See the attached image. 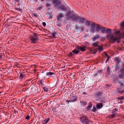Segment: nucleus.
Listing matches in <instances>:
<instances>
[{
  "label": "nucleus",
  "mask_w": 124,
  "mask_h": 124,
  "mask_svg": "<svg viewBox=\"0 0 124 124\" xmlns=\"http://www.w3.org/2000/svg\"><path fill=\"white\" fill-rule=\"evenodd\" d=\"M38 35L35 33H34L33 36L31 37V43H35L38 42L39 40L38 38Z\"/></svg>",
  "instance_id": "20e7f679"
},
{
  "label": "nucleus",
  "mask_w": 124,
  "mask_h": 124,
  "mask_svg": "<svg viewBox=\"0 0 124 124\" xmlns=\"http://www.w3.org/2000/svg\"><path fill=\"white\" fill-rule=\"evenodd\" d=\"M28 81H29L30 82L29 83H28V84H30V83H31V81H30V80H28Z\"/></svg>",
  "instance_id": "69168bd1"
},
{
  "label": "nucleus",
  "mask_w": 124,
  "mask_h": 124,
  "mask_svg": "<svg viewBox=\"0 0 124 124\" xmlns=\"http://www.w3.org/2000/svg\"><path fill=\"white\" fill-rule=\"evenodd\" d=\"M70 102H76L77 99V97L75 95H73L70 96Z\"/></svg>",
  "instance_id": "39448f33"
},
{
  "label": "nucleus",
  "mask_w": 124,
  "mask_h": 124,
  "mask_svg": "<svg viewBox=\"0 0 124 124\" xmlns=\"http://www.w3.org/2000/svg\"><path fill=\"white\" fill-rule=\"evenodd\" d=\"M100 37V36L98 34H96L92 38V40H96L99 39Z\"/></svg>",
  "instance_id": "f3484780"
},
{
  "label": "nucleus",
  "mask_w": 124,
  "mask_h": 124,
  "mask_svg": "<svg viewBox=\"0 0 124 124\" xmlns=\"http://www.w3.org/2000/svg\"><path fill=\"white\" fill-rule=\"evenodd\" d=\"M53 3L55 7H57L61 4V2L58 0H54Z\"/></svg>",
  "instance_id": "9b49d317"
},
{
  "label": "nucleus",
  "mask_w": 124,
  "mask_h": 124,
  "mask_svg": "<svg viewBox=\"0 0 124 124\" xmlns=\"http://www.w3.org/2000/svg\"><path fill=\"white\" fill-rule=\"evenodd\" d=\"M57 25L58 26H61V24L60 23H57Z\"/></svg>",
  "instance_id": "052dcab7"
},
{
  "label": "nucleus",
  "mask_w": 124,
  "mask_h": 124,
  "mask_svg": "<svg viewBox=\"0 0 124 124\" xmlns=\"http://www.w3.org/2000/svg\"><path fill=\"white\" fill-rule=\"evenodd\" d=\"M92 46L94 47H98V46H99L98 45V43L97 42H96L93 43L92 44Z\"/></svg>",
  "instance_id": "7c9ffc66"
},
{
  "label": "nucleus",
  "mask_w": 124,
  "mask_h": 124,
  "mask_svg": "<svg viewBox=\"0 0 124 124\" xmlns=\"http://www.w3.org/2000/svg\"><path fill=\"white\" fill-rule=\"evenodd\" d=\"M124 100V96H120V100Z\"/></svg>",
  "instance_id": "3c124183"
},
{
  "label": "nucleus",
  "mask_w": 124,
  "mask_h": 124,
  "mask_svg": "<svg viewBox=\"0 0 124 124\" xmlns=\"http://www.w3.org/2000/svg\"><path fill=\"white\" fill-rule=\"evenodd\" d=\"M117 83L120 84V87H122L124 86V82L123 81L120 82V81H118Z\"/></svg>",
  "instance_id": "393cba45"
},
{
  "label": "nucleus",
  "mask_w": 124,
  "mask_h": 124,
  "mask_svg": "<svg viewBox=\"0 0 124 124\" xmlns=\"http://www.w3.org/2000/svg\"><path fill=\"white\" fill-rule=\"evenodd\" d=\"M54 73L51 72H47L46 73V76H51L53 75H54Z\"/></svg>",
  "instance_id": "c85d7f7f"
},
{
  "label": "nucleus",
  "mask_w": 124,
  "mask_h": 124,
  "mask_svg": "<svg viewBox=\"0 0 124 124\" xmlns=\"http://www.w3.org/2000/svg\"><path fill=\"white\" fill-rule=\"evenodd\" d=\"M79 16H76L74 15H73L71 16L70 18L74 21L76 23L78 22V20Z\"/></svg>",
  "instance_id": "0eeeda50"
},
{
  "label": "nucleus",
  "mask_w": 124,
  "mask_h": 124,
  "mask_svg": "<svg viewBox=\"0 0 124 124\" xmlns=\"http://www.w3.org/2000/svg\"><path fill=\"white\" fill-rule=\"evenodd\" d=\"M123 103V102H122V101H121L120 102H118V103Z\"/></svg>",
  "instance_id": "0e129e2a"
},
{
  "label": "nucleus",
  "mask_w": 124,
  "mask_h": 124,
  "mask_svg": "<svg viewBox=\"0 0 124 124\" xmlns=\"http://www.w3.org/2000/svg\"><path fill=\"white\" fill-rule=\"evenodd\" d=\"M73 56V54L71 52H70L68 55V56L69 57H72Z\"/></svg>",
  "instance_id": "e433bc0d"
},
{
  "label": "nucleus",
  "mask_w": 124,
  "mask_h": 124,
  "mask_svg": "<svg viewBox=\"0 0 124 124\" xmlns=\"http://www.w3.org/2000/svg\"><path fill=\"white\" fill-rule=\"evenodd\" d=\"M120 33L119 31H117L116 29H114V33H111L107 34V38L111 40L113 43L115 42L119 43L120 42L119 40L120 37L118 34H119Z\"/></svg>",
  "instance_id": "f257e3e1"
},
{
  "label": "nucleus",
  "mask_w": 124,
  "mask_h": 124,
  "mask_svg": "<svg viewBox=\"0 0 124 124\" xmlns=\"http://www.w3.org/2000/svg\"><path fill=\"white\" fill-rule=\"evenodd\" d=\"M86 47V46H84L83 47L81 46L80 50L82 51H84L86 50V49L85 48Z\"/></svg>",
  "instance_id": "a878e982"
},
{
  "label": "nucleus",
  "mask_w": 124,
  "mask_h": 124,
  "mask_svg": "<svg viewBox=\"0 0 124 124\" xmlns=\"http://www.w3.org/2000/svg\"><path fill=\"white\" fill-rule=\"evenodd\" d=\"M44 72L42 71L39 72L37 73L38 77L39 79V82L42 85L43 80H45L46 79L45 75L43 74Z\"/></svg>",
  "instance_id": "7ed1b4c3"
},
{
  "label": "nucleus",
  "mask_w": 124,
  "mask_h": 124,
  "mask_svg": "<svg viewBox=\"0 0 124 124\" xmlns=\"http://www.w3.org/2000/svg\"><path fill=\"white\" fill-rule=\"evenodd\" d=\"M50 118L49 117H47L44 120L43 122V124H47L49 121Z\"/></svg>",
  "instance_id": "b1692460"
},
{
  "label": "nucleus",
  "mask_w": 124,
  "mask_h": 124,
  "mask_svg": "<svg viewBox=\"0 0 124 124\" xmlns=\"http://www.w3.org/2000/svg\"><path fill=\"white\" fill-rule=\"evenodd\" d=\"M120 97H117L116 98V99H119V100H120Z\"/></svg>",
  "instance_id": "e2e57ef3"
},
{
  "label": "nucleus",
  "mask_w": 124,
  "mask_h": 124,
  "mask_svg": "<svg viewBox=\"0 0 124 124\" xmlns=\"http://www.w3.org/2000/svg\"><path fill=\"white\" fill-rule=\"evenodd\" d=\"M81 102L82 103L83 105H85L87 103L85 101H83L82 102L81 101Z\"/></svg>",
  "instance_id": "a19ab883"
},
{
  "label": "nucleus",
  "mask_w": 124,
  "mask_h": 124,
  "mask_svg": "<svg viewBox=\"0 0 124 124\" xmlns=\"http://www.w3.org/2000/svg\"><path fill=\"white\" fill-rule=\"evenodd\" d=\"M42 25L44 26H45L46 25V23L43 22L42 23Z\"/></svg>",
  "instance_id": "603ef678"
},
{
  "label": "nucleus",
  "mask_w": 124,
  "mask_h": 124,
  "mask_svg": "<svg viewBox=\"0 0 124 124\" xmlns=\"http://www.w3.org/2000/svg\"><path fill=\"white\" fill-rule=\"evenodd\" d=\"M83 94L84 95H85L86 94V93L85 92H84L83 93Z\"/></svg>",
  "instance_id": "338daca9"
},
{
  "label": "nucleus",
  "mask_w": 124,
  "mask_h": 124,
  "mask_svg": "<svg viewBox=\"0 0 124 124\" xmlns=\"http://www.w3.org/2000/svg\"><path fill=\"white\" fill-rule=\"evenodd\" d=\"M92 105L91 102H90L89 103L88 105L86 107V109L88 110L90 109L92 107Z\"/></svg>",
  "instance_id": "5701e85b"
},
{
  "label": "nucleus",
  "mask_w": 124,
  "mask_h": 124,
  "mask_svg": "<svg viewBox=\"0 0 124 124\" xmlns=\"http://www.w3.org/2000/svg\"><path fill=\"white\" fill-rule=\"evenodd\" d=\"M85 20L86 19L84 18L79 16L78 20V22L79 23H83L85 22Z\"/></svg>",
  "instance_id": "4468645a"
},
{
  "label": "nucleus",
  "mask_w": 124,
  "mask_h": 124,
  "mask_svg": "<svg viewBox=\"0 0 124 124\" xmlns=\"http://www.w3.org/2000/svg\"><path fill=\"white\" fill-rule=\"evenodd\" d=\"M43 89L45 91H46V92L48 90V89L46 87H43Z\"/></svg>",
  "instance_id": "a18cd8bd"
},
{
  "label": "nucleus",
  "mask_w": 124,
  "mask_h": 124,
  "mask_svg": "<svg viewBox=\"0 0 124 124\" xmlns=\"http://www.w3.org/2000/svg\"><path fill=\"white\" fill-rule=\"evenodd\" d=\"M25 77V75L23 73H21L19 77L21 79Z\"/></svg>",
  "instance_id": "cd10ccee"
},
{
  "label": "nucleus",
  "mask_w": 124,
  "mask_h": 124,
  "mask_svg": "<svg viewBox=\"0 0 124 124\" xmlns=\"http://www.w3.org/2000/svg\"><path fill=\"white\" fill-rule=\"evenodd\" d=\"M43 7L40 6L39 7H38L37 8V9H39V10H40L41 9L43 8Z\"/></svg>",
  "instance_id": "09e8293b"
},
{
  "label": "nucleus",
  "mask_w": 124,
  "mask_h": 124,
  "mask_svg": "<svg viewBox=\"0 0 124 124\" xmlns=\"http://www.w3.org/2000/svg\"><path fill=\"white\" fill-rule=\"evenodd\" d=\"M85 22V24L87 26H89L91 25L92 23H93L91 21H89L86 19Z\"/></svg>",
  "instance_id": "dca6fc26"
},
{
  "label": "nucleus",
  "mask_w": 124,
  "mask_h": 124,
  "mask_svg": "<svg viewBox=\"0 0 124 124\" xmlns=\"http://www.w3.org/2000/svg\"><path fill=\"white\" fill-rule=\"evenodd\" d=\"M110 57H107V59L106 62V63H107V62L109 60V59H110Z\"/></svg>",
  "instance_id": "8fccbe9b"
},
{
  "label": "nucleus",
  "mask_w": 124,
  "mask_h": 124,
  "mask_svg": "<svg viewBox=\"0 0 124 124\" xmlns=\"http://www.w3.org/2000/svg\"><path fill=\"white\" fill-rule=\"evenodd\" d=\"M106 33H108L110 34V33L111 32V30L109 28H107L106 29Z\"/></svg>",
  "instance_id": "bb28decb"
},
{
  "label": "nucleus",
  "mask_w": 124,
  "mask_h": 124,
  "mask_svg": "<svg viewBox=\"0 0 124 124\" xmlns=\"http://www.w3.org/2000/svg\"><path fill=\"white\" fill-rule=\"evenodd\" d=\"M97 24L94 23L93 22L91 25V31L93 32H94L95 31V28Z\"/></svg>",
  "instance_id": "1a4fd4ad"
},
{
  "label": "nucleus",
  "mask_w": 124,
  "mask_h": 124,
  "mask_svg": "<svg viewBox=\"0 0 124 124\" xmlns=\"http://www.w3.org/2000/svg\"><path fill=\"white\" fill-rule=\"evenodd\" d=\"M71 14V12L70 11L68 12L66 14V16L68 18H70L71 16L70 15Z\"/></svg>",
  "instance_id": "c756f323"
},
{
  "label": "nucleus",
  "mask_w": 124,
  "mask_h": 124,
  "mask_svg": "<svg viewBox=\"0 0 124 124\" xmlns=\"http://www.w3.org/2000/svg\"><path fill=\"white\" fill-rule=\"evenodd\" d=\"M102 26L99 24H97L96 26V31L97 32H99L101 30Z\"/></svg>",
  "instance_id": "6ab92c4d"
},
{
  "label": "nucleus",
  "mask_w": 124,
  "mask_h": 124,
  "mask_svg": "<svg viewBox=\"0 0 124 124\" xmlns=\"http://www.w3.org/2000/svg\"><path fill=\"white\" fill-rule=\"evenodd\" d=\"M98 48H96L97 51L98 50L99 51V53H100L103 51L104 49L103 48L102 46L99 45V46H98Z\"/></svg>",
  "instance_id": "2eb2a0df"
},
{
  "label": "nucleus",
  "mask_w": 124,
  "mask_h": 124,
  "mask_svg": "<svg viewBox=\"0 0 124 124\" xmlns=\"http://www.w3.org/2000/svg\"><path fill=\"white\" fill-rule=\"evenodd\" d=\"M80 121L83 124H91V122L86 116L83 115L80 117Z\"/></svg>",
  "instance_id": "f03ea898"
},
{
  "label": "nucleus",
  "mask_w": 124,
  "mask_h": 124,
  "mask_svg": "<svg viewBox=\"0 0 124 124\" xmlns=\"http://www.w3.org/2000/svg\"><path fill=\"white\" fill-rule=\"evenodd\" d=\"M101 41H104V37H102L101 38Z\"/></svg>",
  "instance_id": "4d7b16f0"
},
{
  "label": "nucleus",
  "mask_w": 124,
  "mask_h": 124,
  "mask_svg": "<svg viewBox=\"0 0 124 124\" xmlns=\"http://www.w3.org/2000/svg\"><path fill=\"white\" fill-rule=\"evenodd\" d=\"M64 16V14L62 13H60V14L57 16V21H62L61 19Z\"/></svg>",
  "instance_id": "9d476101"
},
{
  "label": "nucleus",
  "mask_w": 124,
  "mask_h": 124,
  "mask_svg": "<svg viewBox=\"0 0 124 124\" xmlns=\"http://www.w3.org/2000/svg\"><path fill=\"white\" fill-rule=\"evenodd\" d=\"M30 118V116H26V119L27 120H28Z\"/></svg>",
  "instance_id": "5fc2aeb1"
},
{
  "label": "nucleus",
  "mask_w": 124,
  "mask_h": 124,
  "mask_svg": "<svg viewBox=\"0 0 124 124\" xmlns=\"http://www.w3.org/2000/svg\"><path fill=\"white\" fill-rule=\"evenodd\" d=\"M120 25L122 27H124V22H123L120 24Z\"/></svg>",
  "instance_id": "37998d69"
},
{
  "label": "nucleus",
  "mask_w": 124,
  "mask_h": 124,
  "mask_svg": "<svg viewBox=\"0 0 124 124\" xmlns=\"http://www.w3.org/2000/svg\"><path fill=\"white\" fill-rule=\"evenodd\" d=\"M118 110V109L116 108H115L114 109H113V113H116L115 112L117 111Z\"/></svg>",
  "instance_id": "49530a36"
},
{
  "label": "nucleus",
  "mask_w": 124,
  "mask_h": 124,
  "mask_svg": "<svg viewBox=\"0 0 124 124\" xmlns=\"http://www.w3.org/2000/svg\"><path fill=\"white\" fill-rule=\"evenodd\" d=\"M50 5L48 3H47L46 4V6L48 7L50 6Z\"/></svg>",
  "instance_id": "6e6d98bb"
},
{
  "label": "nucleus",
  "mask_w": 124,
  "mask_h": 124,
  "mask_svg": "<svg viewBox=\"0 0 124 124\" xmlns=\"http://www.w3.org/2000/svg\"><path fill=\"white\" fill-rule=\"evenodd\" d=\"M97 50L96 48L92 50V53L93 54H95L97 53Z\"/></svg>",
  "instance_id": "473e14b6"
},
{
  "label": "nucleus",
  "mask_w": 124,
  "mask_h": 124,
  "mask_svg": "<svg viewBox=\"0 0 124 124\" xmlns=\"http://www.w3.org/2000/svg\"><path fill=\"white\" fill-rule=\"evenodd\" d=\"M59 8L62 10V11H64L66 10L65 7L63 5H61L59 6Z\"/></svg>",
  "instance_id": "a211bd4d"
},
{
  "label": "nucleus",
  "mask_w": 124,
  "mask_h": 124,
  "mask_svg": "<svg viewBox=\"0 0 124 124\" xmlns=\"http://www.w3.org/2000/svg\"><path fill=\"white\" fill-rule=\"evenodd\" d=\"M62 101V103H64L65 104L67 102H68L67 103H69V102H70L69 100H64Z\"/></svg>",
  "instance_id": "f704fd0d"
},
{
  "label": "nucleus",
  "mask_w": 124,
  "mask_h": 124,
  "mask_svg": "<svg viewBox=\"0 0 124 124\" xmlns=\"http://www.w3.org/2000/svg\"><path fill=\"white\" fill-rule=\"evenodd\" d=\"M102 71L101 70H99V71H97L96 73H95V75H97L99 74H101L102 73Z\"/></svg>",
  "instance_id": "72a5a7b5"
},
{
  "label": "nucleus",
  "mask_w": 124,
  "mask_h": 124,
  "mask_svg": "<svg viewBox=\"0 0 124 124\" xmlns=\"http://www.w3.org/2000/svg\"><path fill=\"white\" fill-rule=\"evenodd\" d=\"M115 113H113L111 115V117H114L115 116Z\"/></svg>",
  "instance_id": "c03bdc74"
},
{
  "label": "nucleus",
  "mask_w": 124,
  "mask_h": 124,
  "mask_svg": "<svg viewBox=\"0 0 124 124\" xmlns=\"http://www.w3.org/2000/svg\"><path fill=\"white\" fill-rule=\"evenodd\" d=\"M102 92H98L95 94L96 97H98L101 96L102 94Z\"/></svg>",
  "instance_id": "412c9836"
},
{
  "label": "nucleus",
  "mask_w": 124,
  "mask_h": 124,
  "mask_svg": "<svg viewBox=\"0 0 124 124\" xmlns=\"http://www.w3.org/2000/svg\"><path fill=\"white\" fill-rule=\"evenodd\" d=\"M81 46H76V48L78 50H80Z\"/></svg>",
  "instance_id": "864d4df0"
},
{
  "label": "nucleus",
  "mask_w": 124,
  "mask_h": 124,
  "mask_svg": "<svg viewBox=\"0 0 124 124\" xmlns=\"http://www.w3.org/2000/svg\"><path fill=\"white\" fill-rule=\"evenodd\" d=\"M36 71L35 70H33V71H32V72H31V74H32V73H35V71Z\"/></svg>",
  "instance_id": "680f3d73"
},
{
  "label": "nucleus",
  "mask_w": 124,
  "mask_h": 124,
  "mask_svg": "<svg viewBox=\"0 0 124 124\" xmlns=\"http://www.w3.org/2000/svg\"><path fill=\"white\" fill-rule=\"evenodd\" d=\"M56 33L55 32H52L51 33L52 35L54 37H55Z\"/></svg>",
  "instance_id": "58836bf2"
},
{
  "label": "nucleus",
  "mask_w": 124,
  "mask_h": 124,
  "mask_svg": "<svg viewBox=\"0 0 124 124\" xmlns=\"http://www.w3.org/2000/svg\"><path fill=\"white\" fill-rule=\"evenodd\" d=\"M120 74L118 75V77L120 78H124V70L122 69L120 71Z\"/></svg>",
  "instance_id": "f8f14e48"
},
{
  "label": "nucleus",
  "mask_w": 124,
  "mask_h": 124,
  "mask_svg": "<svg viewBox=\"0 0 124 124\" xmlns=\"http://www.w3.org/2000/svg\"><path fill=\"white\" fill-rule=\"evenodd\" d=\"M32 15L33 16H34L36 17H37L38 16V15L36 13H33L32 14Z\"/></svg>",
  "instance_id": "79ce46f5"
},
{
  "label": "nucleus",
  "mask_w": 124,
  "mask_h": 124,
  "mask_svg": "<svg viewBox=\"0 0 124 124\" xmlns=\"http://www.w3.org/2000/svg\"><path fill=\"white\" fill-rule=\"evenodd\" d=\"M106 27H103L102 26L101 30V32L103 34L105 33L106 32Z\"/></svg>",
  "instance_id": "aec40b11"
},
{
  "label": "nucleus",
  "mask_w": 124,
  "mask_h": 124,
  "mask_svg": "<svg viewBox=\"0 0 124 124\" xmlns=\"http://www.w3.org/2000/svg\"><path fill=\"white\" fill-rule=\"evenodd\" d=\"M118 93H119L122 94V93H124V90H119L118 91Z\"/></svg>",
  "instance_id": "c9c22d12"
},
{
  "label": "nucleus",
  "mask_w": 124,
  "mask_h": 124,
  "mask_svg": "<svg viewBox=\"0 0 124 124\" xmlns=\"http://www.w3.org/2000/svg\"><path fill=\"white\" fill-rule=\"evenodd\" d=\"M103 104L102 103H99L96 105V108H97L100 109L102 107Z\"/></svg>",
  "instance_id": "4be33fe9"
},
{
  "label": "nucleus",
  "mask_w": 124,
  "mask_h": 124,
  "mask_svg": "<svg viewBox=\"0 0 124 124\" xmlns=\"http://www.w3.org/2000/svg\"><path fill=\"white\" fill-rule=\"evenodd\" d=\"M61 104L62 105H65V104L64 103H62V101L61 102Z\"/></svg>",
  "instance_id": "bf43d9fd"
},
{
  "label": "nucleus",
  "mask_w": 124,
  "mask_h": 124,
  "mask_svg": "<svg viewBox=\"0 0 124 124\" xmlns=\"http://www.w3.org/2000/svg\"><path fill=\"white\" fill-rule=\"evenodd\" d=\"M79 51L76 50V49H74L72 51V52L74 54H77L79 52Z\"/></svg>",
  "instance_id": "2f4dec72"
},
{
  "label": "nucleus",
  "mask_w": 124,
  "mask_h": 124,
  "mask_svg": "<svg viewBox=\"0 0 124 124\" xmlns=\"http://www.w3.org/2000/svg\"><path fill=\"white\" fill-rule=\"evenodd\" d=\"M75 29L76 32H80L83 30L84 28L83 26L80 28L78 24H76L75 26Z\"/></svg>",
  "instance_id": "423d86ee"
},
{
  "label": "nucleus",
  "mask_w": 124,
  "mask_h": 124,
  "mask_svg": "<svg viewBox=\"0 0 124 124\" xmlns=\"http://www.w3.org/2000/svg\"><path fill=\"white\" fill-rule=\"evenodd\" d=\"M38 88L35 86H32L31 87V92L32 93H36L38 92Z\"/></svg>",
  "instance_id": "6e6552de"
},
{
  "label": "nucleus",
  "mask_w": 124,
  "mask_h": 124,
  "mask_svg": "<svg viewBox=\"0 0 124 124\" xmlns=\"http://www.w3.org/2000/svg\"><path fill=\"white\" fill-rule=\"evenodd\" d=\"M103 55H105L107 57H109L108 55L107 54L106 52H104L103 53Z\"/></svg>",
  "instance_id": "4c0bfd02"
},
{
  "label": "nucleus",
  "mask_w": 124,
  "mask_h": 124,
  "mask_svg": "<svg viewBox=\"0 0 124 124\" xmlns=\"http://www.w3.org/2000/svg\"><path fill=\"white\" fill-rule=\"evenodd\" d=\"M107 72H110V68L109 67V66H108L107 67Z\"/></svg>",
  "instance_id": "de8ad7c7"
},
{
  "label": "nucleus",
  "mask_w": 124,
  "mask_h": 124,
  "mask_svg": "<svg viewBox=\"0 0 124 124\" xmlns=\"http://www.w3.org/2000/svg\"><path fill=\"white\" fill-rule=\"evenodd\" d=\"M115 60L116 63V65L119 66V63L120 62L121 59L118 57H116L115 58Z\"/></svg>",
  "instance_id": "ddd939ff"
},
{
  "label": "nucleus",
  "mask_w": 124,
  "mask_h": 124,
  "mask_svg": "<svg viewBox=\"0 0 124 124\" xmlns=\"http://www.w3.org/2000/svg\"><path fill=\"white\" fill-rule=\"evenodd\" d=\"M92 110V111H93L95 112L96 111L97 109L95 107H93Z\"/></svg>",
  "instance_id": "ea45409f"
},
{
  "label": "nucleus",
  "mask_w": 124,
  "mask_h": 124,
  "mask_svg": "<svg viewBox=\"0 0 124 124\" xmlns=\"http://www.w3.org/2000/svg\"><path fill=\"white\" fill-rule=\"evenodd\" d=\"M20 8H16V9L18 10H20Z\"/></svg>",
  "instance_id": "774afa93"
},
{
  "label": "nucleus",
  "mask_w": 124,
  "mask_h": 124,
  "mask_svg": "<svg viewBox=\"0 0 124 124\" xmlns=\"http://www.w3.org/2000/svg\"><path fill=\"white\" fill-rule=\"evenodd\" d=\"M31 113H32V110L33 111V112H34V111L33 110V108H34V107L33 106H32L31 105Z\"/></svg>",
  "instance_id": "13d9d810"
}]
</instances>
